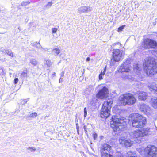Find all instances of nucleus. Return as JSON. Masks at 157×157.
I'll use <instances>...</instances> for the list:
<instances>
[{
    "label": "nucleus",
    "mask_w": 157,
    "mask_h": 157,
    "mask_svg": "<svg viewBox=\"0 0 157 157\" xmlns=\"http://www.w3.org/2000/svg\"><path fill=\"white\" fill-rule=\"evenodd\" d=\"M132 117L131 122L129 121L123 117L119 116H113L110 122L111 127L114 132L119 133L126 128L127 123H130L133 127L141 128L144 127L147 123L146 118L138 113H134L130 115Z\"/></svg>",
    "instance_id": "f257e3e1"
},
{
    "label": "nucleus",
    "mask_w": 157,
    "mask_h": 157,
    "mask_svg": "<svg viewBox=\"0 0 157 157\" xmlns=\"http://www.w3.org/2000/svg\"><path fill=\"white\" fill-rule=\"evenodd\" d=\"M144 70L147 75L151 77L157 73V62L151 57L146 58L143 63Z\"/></svg>",
    "instance_id": "f03ea898"
},
{
    "label": "nucleus",
    "mask_w": 157,
    "mask_h": 157,
    "mask_svg": "<svg viewBox=\"0 0 157 157\" xmlns=\"http://www.w3.org/2000/svg\"><path fill=\"white\" fill-rule=\"evenodd\" d=\"M119 100L121 104L124 105H132L136 102V99L133 95L129 93L121 95Z\"/></svg>",
    "instance_id": "7ed1b4c3"
},
{
    "label": "nucleus",
    "mask_w": 157,
    "mask_h": 157,
    "mask_svg": "<svg viewBox=\"0 0 157 157\" xmlns=\"http://www.w3.org/2000/svg\"><path fill=\"white\" fill-rule=\"evenodd\" d=\"M113 101L111 99H108L104 101L101 109L100 116L102 118H107L110 114V109Z\"/></svg>",
    "instance_id": "20e7f679"
},
{
    "label": "nucleus",
    "mask_w": 157,
    "mask_h": 157,
    "mask_svg": "<svg viewBox=\"0 0 157 157\" xmlns=\"http://www.w3.org/2000/svg\"><path fill=\"white\" fill-rule=\"evenodd\" d=\"M123 51L119 49L114 50L113 52V60L111 61V64L113 65L115 61L118 62L122 59L123 56Z\"/></svg>",
    "instance_id": "39448f33"
},
{
    "label": "nucleus",
    "mask_w": 157,
    "mask_h": 157,
    "mask_svg": "<svg viewBox=\"0 0 157 157\" xmlns=\"http://www.w3.org/2000/svg\"><path fill=\"white\" fill-rule=\"evenodd\" d=\"M131 60L130 59H126L125 61L123 62L121 66L119 68L118 71L121 73L123 72H128L130 70Z\"/></svg>",
    "instance_id": "423d86ee"
},
{
    "label": "nucleus",
    "mask_w": 157,
    "mask_h": 157,
    "mask_svg": "<svg viewBox=\"0 0 157 157\" xmlns=\"http://www.w3.org/2000/svg\"><path fill=\"white\" fill-rule=\"evenodd\" d=\"M143 47L145 49H148L157 46V43L153 40L146 39L142 43Z\"/></svg>",
    "instance_id": "0eeeda50"
},
{
    "label": "nucleus",
    "mask_w": 157,
    "mask_h": 157,
    "mask_svg": "<svg viewBox=\"0 0 157 157\" xmlns=\"http://www.w3.org/2000/svg\"><path fill=\"white\" fill-rule=\"evenodd\" d=\"M119 142L120 144L126 147H130L133 144V141L130 140L126 139L125 137H122L120 138Z\"/></svg>",
    "instance_id": "6e6552de"
},
{
    "label": "nucleus",
    "mask_w": 157,
    "mask_h": 157,
    "mask_svg": "<svg viewBox=\"0 0 157 157\" xmlns=\"http://www.w3.org/2000/svg\"><path fill=\"white\" fill-rule=\"evenodd\" d=\"M140 109L144 113L150 114L152 113V110L148 105L144 104L141 103L139 105Z\"/></svg>",
    "instance_id": "1a4fd4ad"
},
{
    "label": "nucleus",
    "mask_w": 157,
    "mask_h": 157,
    "mask_svg": "<svg viewBox=\"0 0 157 157\" xmlns=\"http://www.w3.org/2000/svg\"><path fill=\"white\" fill-rule=\"evenodd\" d=\"M144 150L145 152L148 154L156 155L157 154V148L153 145H148Z\"/></svg>",
    "instance_id": "9d476101"
},
{
    "label": "nucleus",
    "mask_w": 157,
    "mask_h": 157,
    "mask_svg": "<svg viewBox=\"0 0 157 157\" xmlns=\"http://www.w3.org/2000/svg\"><path fill=\"white\" fill-rule=\"evenodd\" d=\"M108 92L107 88L104 86L102 89L100 90L96 95V97L98 98L102 99L106 96Z\"/></svg>",
    "instance_id": "9b49d317"
},
{
    "label": "nucleus",
    "mask_w": 157,
    "mask_h": 157,
    "mask_svg": "<svg viewBox=\"0 0 157 157\" xmlns=\"http://www.w3.org/2000/svg\"><path fill=\"white\" fill-rule=\"evenodd\" d=\"M111 146L107 144H102L101 147V153L111 152Z\"/></svg>",
    "instance_id": "f8f14e48"
},
{
    "label": "nucleus",
    "mask_w": 157,
    "mask_h": 157,
    "mask_svg": "<svg viewBox=\"0 0 157 157\" xmlns=\"http://www.w3.org/2000/svg\"><path fill=\"white\" fill-rule=\"evenodd\" d=\"M130 135L132 138H138L143 137V134L141 130H134L130 133Z\"/></svg>",
    "instance_id": "ddd939ff"
},
{
    "label": "nucleus",
    "mask_w": 157,
    "mask_h": 157,
    "mask_svg": "<svg viewBox=\"0 0 157 157\" xmlns=\"http://www.w3.org/2000/svg\"><path fill=\"white\" fill-rule=\"evenodd\" d=\"M92 10V8L88 6H82L78 9V12L79 13L90 12Z\"/></svg>",
    "instance_id": "4468645a"
},
{
    "label": "nucleus",
    "mask_w": 157,
    "mask_h": 157,
    "mask_svg": "<svg viewBox=\"0 0 157 157\" xmlns=\"http://www.w3.org/2000/svg\"><path fill=\"white\" fill-rule=\"evenodd\" d=\"M138 94V98L139 100H145L147 97V93L141 91L137 92Z\"/></svg>",
    "instance_id": "2eb2a0df"
},
{
    "label": "nucleus",
    "mask_w": 157,
    "mask_h": 157,
    "mask_svg": "<svg viewBox=\"0 0 157 157\" xmlns=\"http://www.w3.org/2000/svg\"><path fill=\"white\" fill-rule=\"evenodd\" d=\"M94 86L93 85H89L83 92V94L86 96H87L90 94L93 91Z\"/></svg>",
    "instance_id": "dca6fc26"
},
{
    "label": "nucleus",
    "mask_w": 157,
    "mask_h": 157,
    "mask_svg": "<svg viewBox=\"0 0 157 157\" xmlns=\"http://www.w3.org/2000/svg\"><path fill=\"white\" fill-rule=\"evenodd\" d=\"M149 90L151 91H154L157 94V84L155 82L149 84L148 85Z\"/></svg>",
    "instance_id": "f3484780"
},
{
    "label": "nucleus",
    "mask_w": 157,
    "mask_h": 157,
    "mask_svg": "<svg viewBox=\"0 0 157 157\" xmlns=\"http://www.w3.org/2000/svg\"><path fill=\"white\" fill-rule=\"evenodd\" d=\"M133 70L138 75H139L141 71V68L139 66L138 64L134 65Z\"/></svg>",
    "instance_id": "a211bd4d"
},
{
    "label": "nucleus",
    "mask_w": 157,
    "mask_h": 157,
    "mask_svg": "<svg viewBox=\"0 0 157 157\" xmlns=\"http://www.w3.org/2000/svg\"><path fill=\"white\" fill-rule=\"evenodd\" d=\"M151 104L154 108L156 109L157 108V98H152Z\"/></svg>",
    "instance_id": "6ab92c4d"
},
{
    "label": "nucleus",
    "mask_w": 157,
    "mask_h": 157,
    "mask_svg": "<svg viewBox=\"0 0 157 157\" xmlns=\"http://www.w3.org/2000/svg\"><path fill=\"white\" fill-rule=\"evenodd\" d=\"M27 71L26 69L25 70L23 71L20 75V78L22 80H24L25 78H27Z\"/></svg>",
    "instance_id": "aec40b11"
},
{
    "label": "nucleus",
    "mask_w": 157,
    "mask_h": 157,
    "mask_svg": "<svg viewBox=\"0 0 157 157\" xmlns=\"http://www.w3.org/2000/svg\"><path fill=\"white\" fill-rule=\"evenodd\" d=\"M150 128H143L142 130H141L143 134V137L144 136L147 135L150 133Z\"/></svg>",
    "instance_id": "412c9836"
},
{
    "label": "nucleus",
    "mask_w": 157,
    "mask_h": 157,
    "mask_svg": "<svg viewBox=\"0 0 157 157\" xmlns=\"http://www.w3.org/2000/svg\"><path fill=\"white\" fill-rule=\"evenodd\" d=\"M37 116V113L36 112H34L28 115L26 117L28 120H31L35 118Z\"/></svg>",
    "instance_id": "4be33fe9"
},
{
    "label": "nucleus",
    "mask_w": 157,
    "mask_h": 157,
    "mask_svg": "<svg viewBox=\"0 0 157 157\" xmlns=\"http://www.w3.org/2000/svg\"><path fill=\"white\" fill-rule=\"evenodd\" d=\"M60 52V50L58 48H54L52 50V53L55 56H58Z\"/></svg>",
    "instance_id": "5701e85b"
},
{
    "label": "nucleus",
    "mask_w": 157,
    "mask_h": 157,
    "mask_svg": "<svg viewBox=\"0 0 157 157\" xmlns=\"http://www.w3.org/2000/svg\"><path fill=\"white\" fill-rule=\"evenodd\" d=\"M101 157H113L111 152L101 153Z\"/></svg>",
    "instance_id": "b1692460"
},
{
    "label": "nucleus",
    "mask_w": 157,
    "mask_h": 157,
    "mask_svg": "<svg viewBox=\"0 0 157 157\" xmlns=\"http://www.w3.org/2000/svg\"><path fill=\"white\" fill-rule=\"evenodd\" d=\"M38 62L35 59H30L29 65H32L33 66H35L37 64Z\"/></svg>",
    "instance_id": "393cba45"
},
{
    "label": "nucleus",
    "mask_w": 157,
    "mask_h": 157,
    "mask_svg": "<svg viewBox=\"0 0 157 157\" xmlns=\"http://www.w3.org/2000/svg\"><path fill=\"white\" fill-rule=\"evenodd\" d=\"M4 53H6L9 56L13 57V55L12 51L10 49H6L3 51Z\"/></svg>",
    "instance_id": "a878e982"
},
{
    "label": "nucleus",
    "mask_w": 157,
    "mask_h": 157,
    "mask_svg": "<svg viewBox=\"0 0 157 157\" xmlns=\"http://www.w3.org/2000/svg\"><path fill=\"white\" fill-rule=\"evenodd\" d=\"M106 67H105L103 71V72H102L101 73L99 74V78L100 80H101L102 79V76L105 74L106 71Z\"/></svg>",
    "instance_id": "bb28decb"
},
{
    "label": "nucleus",
    "mask_w": 157,
    "mask_h": 157,
    "mask_svg": "<svg viewBox=\"0 0 157 157\" xmlns=\"http://www.w3.org/2000/svg\"><path fill=\"white\" fill-rule=\"evenodd\" d=\"M52 4V1L49 2L46 5H45L44 6V10H45L46 9H48L49 8L51 7Z\"/></svg>",
    "instance_id": "cd10ccee"
},
{
    "label": "nucleus",
    "mask_w": 157,
    "mask_h": 157,
    "mask_svg": "<svg viewBox=\"0 0 157 157\" xmlns=\"http://www.w3.org/2000/svg\"><path fill=\"white\" fill-rule=\"evenodd\" d=\"M45 63L48 67H50L52 65V62L50 60H46Z\"/></svg>",
    "instance_id": "c85d7f7f"
},
{
    "label": "nucleus",
    "mask_w": 157,
    "mask_h": 157,
    "mask_svg": "<svg viewBox=\"0 0 157 157\" xmlns=\"http://www.w3.org/2000/svg\"><path fill=\"white\" fill-rule=\"evenodd\" d=\"M27 149L28 150H29V151L31 152L35 151L36 150V148L34 147H28L27 148Z\"/></svg>",
    "instance_id": "c756f323"
},
{
    "label": "nucleus",
    "mask_w": 157,
    "mask_h": 157,
    "mask_svg": "<svg viewBox=\"0 0 157 157\" xmlns=\"http://www.w3.org/2000/svg\"><path fill=\"white\" fill-rule=\"evenodd\" d=\"M57 30V28H53L52 29V33H56Z\"/></svg>",
    "instance_id": "7c9ffc66"
},
{
    "label": "nucleus",
    "mask_w": 157,
    "mask_h": 157,
    "mask_svg": "<svg viewBox=\"0 0 157 157\" xmlns=\"http://www.w3.org/2000/svg\"><path fill=\"white\" fill-rule=\"evenodd\" d=\"M29 3V2L28 1L23 2L21 3V6H26Z\"/></svg>",
    "instance_id": "2f4dec72"
},
{
    "label": "nucleus",
    "mask_w": 157,
    "mask_h": 157,
    "mask_svg": "<svg viewBox=\"0 0 157 157\" xmlns=\"http://www.w3.org/2000/svg\"><path fill=\"white\" fill-rule=\"evenodd\" d=\"M125 26V25H123L119 27L118 29V32L121 31L124 29Z\"/></svg>",
    "instance_id": "473e14b6"
},
{
    "label": "nucleus",
    "mask_w": 157,
    "mask_h": 157,
    "mask_svg": "<svg viewBox=\"0 0 157 157\" xmlns=\"http://www.w3.org/2000/svg\"><path fill=\"white\" fill-rule=\"evenodd\" d=\"M93 136L94 140H95L97 138L98 135L96 133L94 132L93 134Z\"/></svg>",
    "instance_id": "72a5a7b5"
},
{
    "label": "nucleus",
    "mask_w": 157,
    "mask_h": 157,
    "mask_svg": "<svg viewBox=\"0 0 157 157\" xmlns=\"http://www.w3.org/2000/svg\"><path fill=\"white\" fill-rule=\"evenodd\" d=\"M84 117H86L87 116V112L86 108L85 107L84 109Z\"/></svg>",
    "instance_id": "f704fd0d"
},
{
    "label": "nucleus",
    "mask_w": 157,
    "mask_h": 157,
    "mask_svg": "<svg viewBox=\"0 0 157 157\" xmlns=\"http://www.w3.org/2000/svg\"><path fill=\"white\" fill-rule=\"evenodd\" d=\"M116 157H122V155L120 152H117L116 154Z\"/></svg>",
    "instance_id": "c9c22d12"
},
{
    "label": "nucleus",
    "mask_w": 157,
    "mask_h": 157,
    "mask_svg": "<svg viewBox=\"0 0 157 157\" xmlns=\"http://www.w3.org/2000/svg\"><path fill=\"white\" fill-rule=\"evenodd\" d=\"M29 98H27L26 99H24L23 100V101L24 102L23 103L24 104H25L27 102L29 101Z\"/></svg>",
    "instance_id": "e433bc0d"
},
{
    "label": "nucleus",
    "mask_w": 157,
    "mask_h": 157,
    "mask_svg": "<svg viewBox=\"0 0 157 157\" xmlns=\"http://www.w3.org/2000/svg\"><path fill=\"white\" fill-rule=\"evenodd\" d=\"M18 81V78H15L14 79V83L15 84H17Z\"/></svg>",
    "instance_id": "4c0bfd02"
},
{
    "label": "nucleus",
    "mask_w": 157,
    "mask_h": 157,
    "mask_svg": "<svg viewBox=\"0 0 157 157\" xmlns=\"http://www.w3.org/2000/svg\"><path fill=\"white\" fill-rule=\"evenodd\" d=\"M147 157H156V155H149L148 154L147 155Z\"/></svg>",
    "instance_id": "58836bf2"
},
{
    "label": "nucleus",
    "mask_w": 157,
    "mask_h": 157,
    "mask_svg": "<svg viewBox=\"0 0 157 157\" xmlns=\"http://www.w3.org/2000/svg\"><path fill=\"white\" fill-rule=\"evenodd\" d=\"M64 71H62L60 74V78H63L64 76Z\"/></svg>",
    "instance_id": "ea45409f"
},
{
    "label": "nucleus",
    "mask_w": 157,
    "mask_h": 157,
    "mask_svg": "<svg viewBox=\"0 0 157 157\" xmlns=\"http://www.w3.org/2000/svg\"><path fill=\"white\" fill-rule=\"evenodd\" d=\"M36 44V46L37 47H41L39 43H37V42L35 43V44Z\"/></svg>",
    "instance_id": "a19ab883"
},
{
    "label": "nucleus",
    "mask_w": 157,
    "mask_h": 157,
    "mask_svg": "<svg viewBox=\"0 0 157 157\" xmlns=\"http://www.w3.org/2000/svg\"><path fill=\"white\" fill-rule=\"evenodd\" d=\"M63 78H60L59 80V83L62 82H63Z\"/></svg>",
    "instance_id": "79ce46f5"
},
{
    "label": "nucleus",
    "mask_w": 157,
    "mask_h": 157,
    "mask_svg": "<svg viewBox=\"0 0 157 157\" xmlns=\"http://www.w3.org/2000/svg\"><path fill=\"white\" fill-rule=\"evenodd\" d=\"M52 77H53L56 76V73L55 72H54L52 74Z\"/></svg>",
    "instance_id": "37998d69"
},
{
    "label": "nucleus",
    "mask_w": 157,
    "mask_h": 157,
    "mask_svg": "<svg viewBox=\"0 0 157 157\" xmlns=\"http://www.w3.org/2000/svg\"><path fill=\"white\" fill-rule=\"evenodd\" d=\"M76 128L77 131H78V124H76Z\"/></svg>",
    "instance_id": "c03bdc74"
},
{
    "label": "nucleus",
    "mask_w": 157,
    "mask_h": 157,
    "mask_svg": "<svg viewBox=\"0 0 157 157\" xmlns=\"http://www.w3.org/2000/svg\"><path fill=\"white\" fill-rule=\"evenodd\" d=\"M129 79H130L131 80H134L133 78L132 77H129Z\"/></svg>",
    "instance_id": "a18cd8bd"
},
{
    "label": "nucleus",
    "mask_w": 157,
    "mask_h": 157,
    "mask_svg": "<svg viewBox=\"0 0 157 157\" xmlns=\"http://www.w3.org/2000/svg\"><path fill=\"white\" fill-rule=\"evenodd\" d=\"M90 60V58L89 57H87V58L86 59V61H89Z\"/></svg>",
    "instance_id": "49530a36"
},
{
    "label": "nucleus",
    "mask_w": 157,
    "mask_h": 157,
    "mask_svg": "<svg viewBox=\"0 0 157 157\" xmlns=\"http://www.w3.org/2000/svg\"><path fill=\"white\" fill-rule=\"evenodd\" d=\"M120 43H119V42H118V43H115V45H116L117 44H119Z\"/></svg>",
    "instance_id": "de8ad7c7"
},
{
    "label": "nucleus",
    "mask_w": 157,
    "mask_h": 157,
    "mask_svg": "<svg viewBox=\"0 0 157 157\" xmlns=\"http://www.w3.org/2000/svg\"><path fill=\"white\" fill-rule=\"evenodd\" d=\"M156 54H155V55L157 57V51L156 52Z\"/></svg>",
    "instance_id": "09e8293b"
},
{
    "label": "nucleus",
    "mask_w": 157,
    "mask_h": 157,
    "mask_svg": "<svg viewBox=\"0 0 157 157\" xmlns=\"http://www.w3.org/2000/svg\"><path fill=\"white\" fill-rule=\"evenodd\" d=\"M92 105H95V103H92Z\"/></svg>",
    "instance_id": "8fccbe9b"
},
{
    "label": "nucleus",
    "mask_w": 157,
    "mask_h": 157,
    "mask_svg": "<svg viewBox=\"0 0 157 157\" xmlns=\"http://www.w3.org/2000/svg\"><path fill=\"white\" fill-rule=\"evenodd\" d=\"M18 29H19V30H20V27H18Z\"/></svg>",
    "instance_id": "3c124183"
},
{
    "label": "nucleus",
    "mask_w": 157,
    "mask_h": 157,
    "mask_svg": "<svg viewBox=\"0 0 157 157\" xmlns=\"http://www.w3.org/2000/svg\"><path fill=\"white\" fill-rule=\"evenodd\" d=\"M97 101V100L96 99H95L94 101Z\"/></svg>",
    "instance_id": "603ef678"
}]
</instances>
